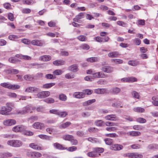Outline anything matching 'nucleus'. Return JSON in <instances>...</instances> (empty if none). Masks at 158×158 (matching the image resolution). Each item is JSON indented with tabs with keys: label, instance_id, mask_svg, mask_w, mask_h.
<instances>
[{
	"label": "nucleus",
	"instance_id": "nucleus-58",
	"mask_svg": "<svg viewBox=\"0 0 158 158\" xmlns=\"http://www.w3.org/2000/svg\"><path fill=\"white\" fill-rule=\"evenodd\" d=\"M62 73L63 72L61 70L57 69L54 71L53 73L54 75H61Z\"/></svg>",
	"mask_w": 158,
	"mask_h": 158
},
{
	"label": "nucleus",
	"instance_id": "nucleus-64",
	"mask_svg": "<svg viewBox=\"0 0 158 158\" xmlns=\"http://www.w3.org/2000/svg\"><path fill=\"white\" fill-rule=\"evenodd\" d=\"M134 42L136 45H139L141 43V40L138 38H135L134 40Z\"/></svg>",
	"mask_w": 158,
	"mask_h": 158
},
{
	"label": "nucleus",
	"instance_id": "nucleus-54",
	"mask_svg": "<svg viewBox=\"0 0 158 158\" xmlns=\"http://www.w3.org/2000/svg\"><path fill=\"white\" fill-rule=\"evenodd\" d=\"M36 109L38 111H42L44 110V108L42 106H40L37 108L34 107H33L32 110H33Z\"/></svg>",
	"mask_w": 158,
	"mask_h": 158
},
{
	"label": "nucleus",
	"instance_id": "nucleus-36",
	"mask_svg": "<svg viewBox=\"0 0 158 158\" xmlns=\"http://www.w3.org/2000/svg\"><path fill=\"white\" fill-rule=\"evenodd\" d=\"M20 87V85H11L10 84L9 89L13 90L19 89Z\"/></svg>",
	"mask_w": 158,
	"mask_h": 158
},
{
	"label": "nucleus",
	"instance_id": "nucleus-28",
	"mask_svg": "<svg viewBox=\"0 0 158 158\" xmlns=\"http://www.w3.org/2000/svg\"><path fill=\"white\" fill-rule=\"evenodd\" d=\"M23 2L24 4L31 5L35 3V0H23Z\"/></svg>",
	"mask_w": 158,
	"mask_h": 158
},
{
	"label": "nucleus",
	"instance_id": "nucleus-56",
	"mask_svg": "<svg viewBox=\"0 0 158 158\" xmlns=\"http://www.w3.org/2000/svg\"><path fill=\"white\" fill-rule=\"evenodd\" d=\"M33 158H39L41 156L42 154L37 152H34Z\"/></svg>",
	"mask_w": 158,
	"mask_h": 158
},
{
	"label": "nucleus",
	"instance_id": "nucleus-42",
	"mask_svg": "<svg viewBox=\"0 0 158 158\" xmlns=\"http://www.w3.org/2000/svg\"><path fill=\"white\" fill-rule=\"evenodd\" d=\"M111 61L117 64H122L123 62L122 60L119 59H113L111 60Z\"/></svg>",
	"mask_w": 158,
	"mask_h": 158
},
{
	"label": "nucleus",
	"instance_id": "nucleus-33",
	"mask_svg": "<svg viewBox=\"0 0 158 158\" xmlns=\"http://www.w3.org/2000/svg\"><path fill=\"white\" fill-rule=\"evenodd\" d=\"M120 91V89L118 88L114 87L112 89V93L114 94H117Z\"/></svg>",
	"mask_w": 158,
	"mask_h": 158
},
{
	"label": "nucleus",
	"instance_id": "nucleus-49",
	"mask_svg": "<svg viewBox=\"0 0 158 158\" xmlns=\"http://www.w3.org/2000/svg\"><path fill=\"white\" fill-rule=\"evenodd\" d=\"M77 38L78 40L81 41H85L87 39V37L83 35H79Z\"/></svg>",
	"mask_w": 158,
	"mask_h": 158
},
{
	"label": "nucleus",
	"instance_id": "nucleus-19",
	"mask_svg": "<svg viewBox=\"0 0 158 158\" xmlns=\"http://www.w3.org/2000/svg\"><path fill=\"white\" fill-rule=\"evenodd\" d=\"M108 55L109 57L111 58L117 57L120 55V54L118 52L114 51L109 53L108 54Z\"/></svg>",
	"mask_w": 158,
	"mask_h": 158
},
{
	"label": "nucleus",
	"instance_id": "nucleus-55",
	"mask_svg": "<svg viewBox=\"0 0 158 158\" xmlns=\"http://www.w3.org/2000/svg\"><path fill=\"white\" fill-rule=\"evenodd\" d=\"M143 156L140 154L138 153H133V158H141Z\"/></svg>",
	"mask_w": 158,
	"mask_h": 158
},
{
	"label": "nucleus",
	"instance_id": "nucleus-27",
	"mask_svg": "<svg viewBox=\"0 0 158 158\" xmlns=\"http://www.w3.org/2000/svg\"><path fill=\"white\" fill-rule=\"evenodd\" d=\"M87 155L89 157L94 158L97 157L98 156V155L94 151H93L92 152H88Z\"/></svg>",
	"mask_w": 158,
	"mask_h": 158
},
{
	"label": "nucleus",
	"instance_id": "nucleus-41",
	"mask_svg": "<svg viewBox=\"0 0 158 158\" xmlns=\"http://www.w3.org/2000/svg\"><path fill=\"white\" fill-rule=\"evenodd\" d=\"M44 101L48 103H53L55 102L54 99L52 98H48L44 100Z\"/></svg>",
	"mask_w": 158,
	"mask_h": 158
},
{
	"label": "nucleus",
	"instance_id": "nucleus-5",
	"mask_svg": "<svg viewBox=\"0 0 158 158\" xmlns=\"http://www.w3.org/2000/svg\"><path fill=\"white\" fill-rule=\"evenodd\" d=\"M29 147L35 150H42L43 148L41 146L40 144L36 143H32L29 144Z\"/></svg>",
	"mask_w": 158,
	"mask_h": 158
},
{
	"label": "nucleus",
	"instance_id": "nucleus-12",
	"mask_svg": "<svg viewBox=\"0 0 158 158\" xmlns=\"http://www.w3.org/2000/svg\"><path fill=\"white\" fill-rule=\"evenodd\" d=\"M16 121L13 119H8L5 120L3 122V124L6 126H11L16 124Z\"/></svg>",
	"mask_w": 158,
	"mask_h": 158
},
{
	"label": "nucleus",
	"instance_id": "nucleus-22",
	"mask_svg": "<svg viewBox=\"0 0 158 158\" xmlns=\"http://www.w3.org/2000/svg\"><path fill=\"white\" fill-rule=\"evenodd\" d=\"M127 135L131 136H138L141 135V133L139 131H131L127 132Z\"/></svg>",
	"mask_w": 158,
	"mask_h": 158
},
{
	"label": "nucleus",
	"instance_id": "nucleus-48",
	"mask_svg": "<svg viewBox=\"0 0 158 158\" xmlns=\"http://www.w3.org/2000/svg\"><path fill=\"white\" fill-rule=\"evenodd\" d=\"M105 125L106 126H118V124L117 123H115L113 122H106L105 123Z\"/></svg>",
	"mask_w": 158,
	"mask_h": 158
},
{
	"label": "nucleus",
	"instance_id": "nucleus-60",
	"mask_svg": "<svg viewBox=\"0 0 158 158\" xmlns=\"http://www.w3.org/2000/svg\"><path fill=\"white\" fill-rule=\"evenodd\" d=\"M74 77V75L71 74L70 73H67L65 75V77L68 79L73 78Z\"/></svg>",
	"mask_w": 158,
	"mask_h": 158
},
{
	"label": "nucleus",
	"instance_id": "nucleus-43",
	"mask_svg": "<svg viewBox=\"0 0 158 158\" xmlns=\"http://www.w3.org/2000/svg\"><path fill=\"white\" fill-rule=\"evenodd\" d=\"M104 141L106 144L109 145H111L113 142V140L110 138H106L104 139Z\"/></svg>",
	"mask_w": 158,
	"mask_h": 158
},
{
	"label": "nucleus",
	"instance_id": "nucleus-38",
	"mask_svg": "<svg viewBox=\"0 0 158 158\" xmlns=\"http://www.w3.org/2000/svg\"><path fill=\"white\" fill-rule=\"evenodd\" d=\"M96 125L98 126H102L104 125V122L102 120H98L95 122Z\"/></svg>",
	"mask_w": 158,
	"mask_h": 158
},
{
	"label": "nucleus",
	"instance_id": "nucleus-26",
	"mask_svg": "<svg viewBox=\"0 0 158 158\" xmlns=\"http://www.w3.org/2000/svg\"><path fill=\"white\" fill-rule=\"evenodd\" d=\"M96 100L94 99L88 100L86 102H85L83 103V105L84 106H86L88 105H89L92 103L95 102Z\"/></svg>",
	"mask_w": 158,
	"mask_h": 158
},
{
	"label": "nucleus",
	"instance_id": "nucleus-11",
	"mask_svg": "<svg viewBox=\"0 0 158 158\" xmlns=\"http://www.w3.org/2000/svg\"><path fill=\"white\" fill-rule=\"evenodd\" d=\"M105 119L107 120L116 121L118 120V118L115 114L107 115L105 117Z\"/></svg>",
	"mask_w": 158,
	"mask_h": 158
},
{
	"label": "nucleus",
	"instance_id": "nucleus-32",
	"mask_svg": "<svg viewBox=\"0 0 158 158\" xmlns=\"http://www.w3.org/2000/svg\"><path fill=\"white\" fill-rule=\"evenodd\" d=\"M71 124V123L70 122H67L61 124L60 126V128H65L69 126Z\"/></svg>",
	"mask_w": 158,
	"mask_h": 158
},
{
	"label": "nucleus",
	"instance_id": "nucleus-9",
	"mask_svg": "<svg viewBox=\"0 0 158 158\" xmlns=\"http://www.w3.org/2000/svg\"><path fill=\"white\" fill-rule=\"evenodd\" d=\"M101 70L104 72L110 73L113 71V68L109 66H105L102 67Z\"/></svg>",
	"mask_w": 158,
	"mask_h": 158
},
{
	"label": "nucleus",
	"instance_id": "nucleus-50",
	"mask_svg": "<svg viewBox=\"0 0 158 158\" xmlns=\"http://www.w3.org/2000/svg\"><path fill=\"white\" fill-rule=\"evenodd\" d=\"M68 114V113L66 111L60 112L59 111L58 115L61 117H64Z\"/></svg>",
	"mask_w": 158,
	"mask_h": 158
},
{
	"label": "nucleus",
	"instance_id": "nucleus-20",
	"mask_svg": "<svg viewBox=\"0 0 158 158\" xmlns=\"http://www.w3.org/2000/svg\"><path fill=\"white\" fill-rule=\"evenodd\" d=\"M128 64L132 66H135L139 64V61L136 60H131L128 62Z\"/></svg>",
	"mask_w": 158,
	"mask_h": 158
},
{
	"label": "nucleus",
	"instance_id": "nucleus-21",
	"mask_svg": "<svg viewBox=\"0 0 158 158\" xmlns=\"http://www.w3.org/2000/svg\"><path fill=\"white\" fill-rule=\"evenodd\" d=\"M65 63V61L63 60H56L53 62V64L56 66L63 65Z\"/></svg>",
	"mask_w": 158,
	"mask_h": 158
},
{
	"label": "nucleus",
	"instance_id": "nucleus-17",
	"mask_svg": "<svg viewBox=\"0 0 158 158\" xmlns=\"http://www.w3.org/2000/svg\"><path fill=\"white\" fill-rule=\"evenodd\" d=\"M39 89L38 88L33 87H29L26 88L25 91L26 92L32 93L33 92H36Z\"/></svg>",
	"mask_w": 158,
	"mask_h": 158
},
{
	"label": "nucleus",
	"instance_id": "nucleus-57",
	"mask_svg": "<svg viewBox=\"0 0 158 158\" xmlns=\"http://www.w3.org/2000/svg\"><path fill=\"white\" fill-rule=\"evenodd\" d=\"M136 121L141 123H144L146 122L145 119L142 118H137L136 120Z\"/></svg>",
	"mask_w": 158,
	"mask_h": 158
},
{
	"label": "nucleus",
	"instance_id": "nucleus-45",
	"mask_svg": "<svg viewBox=\"0 0 158 158\" xmlns=\"http://www.w3.org/2000/svg\"><path fill=\"white\" fill-rule=\"evenodd\" d=\"M8 38L10 40H15L19 38L18 36L14 35H9Z\"/></svg>",
	"mask_w": 158,
	"mask_h": 158
},
{
	"label": "nucleus",
	"instance_id": "nucleus-8",
	"mask_svg": "<svg viewBox=\"0 0 158 158\" xmlns=\"http://www.w3.org/2000/svg\"><path fill=\"white\" fill-rule=\"evenodd\" d=\"M93 77L96 78H105L107 76L102 72H98L93 74Z\"/></svg>",
	"mask_w": 158,
	"mask_h": 158
},
{
	"label": "nucleus",
	"instance_id": "nucleus-34",
	"mask_svg": "<svg viewBox=\"0 0 158 158\" xmlns=\"http://www.w3.org/2000/svg\"><path fill=\"white\" fill-rule=\"evenodd\" d=\"M18 57L20 58L27 60H31V57L27 55H19Z\"/></svg>",
	"mask_w": 158,
	"mask_h": 158
},
{
	"label": "nucleus",
	"instance_id": "nucleus-3",
	"mask_svg": "<svg viewBox=\"0 0 158 158\" xmlns=\"http://www.w3.org/2000/svg\"><path fill=\"white\" fill-rule=\"evenodd\" d=\"M50 94V93L48 91H43L39 93L37 96L39 98H44L49 96Z\"/></svg>",
	"mask_w": 158,
	"mask_h": 158
},
{
	"label": "nucleus",
	"instance_id": "nucleus-30",
	"mask_svg": "<svg viewBox=\"0 0 158 158\" xmlns=\"http://www.w3.org/2000/svg\"><path fill=\"white\" fill-rule=\"evenodd\" d=\"M55 84V83H46L43 85V88L45 89L49 88L54 86Z\"/></svg>",
	"mask_w": 158,
	"mask_h": 158
},
{
	"label": "nucleus",
	"instance_id": "nucleus-51",
	"mask_svg": "<svg viewBox=\"0 0 158 158\" xmlns=\"http://www.w3.org/2000/svg\"><path fill=\"white\" fill-rule=\"evenodd\" d=\"M59 111L58 110L53 109L49 110V113L50 114H54L58 115Z\"/></svg>",
	"mask_w": 158,
	"mask_h": 158
},
{
	"label": "nucleus",
	"instance_id": "nucleus-15",
	"mask_svg": "<svg viewBox=\"0 0 158 158\" xmlns=\"http://www.w3.org/2000/svg\"><path fill=\"white\" fill-rule=\"evenodd\" d=\"M108 90L106 89H97L94 90L95 93L98 94H103L106 93Z\"/></svg>",
	"mask_w": 158,
	"mask_h": 158
},
{
	"label": "nucleus",
	"instance_id": "nucleus-40",
	"mask_svg": "<svg viewBox=\"0 0 158 158\" xmlns=\"http://www.w3.org/2000/svg\"><path fill=\"white\" fill-rule=\"evenodd\" d=\"M63 138L65 140L70 141L73 138V137L72 135H64Z\"/></svg>",
	"mask_w": 158,
	"mask_h": 158
},
{
	"label": "nucleus",
	"instance_id": "nucleus-47",
	"mask_svg": "<svg viewBox=\"0 0 158 158\" xmlns=\"http://www.w3.org/2000/svg\"><path fill=\"white\" fill-rule=\"evenodd\" d=\"M134 110L135 112L140 113L143 112L144 111V109L143 108L141 107L134 108Z\"/></svg>",
	"mask_w": 158,
	"mask_h": 158
},
{
	"label": "nucleus",
	"instance_id": "nucleus-37",
	"mask_svg": "<svg viewBox=\"0 0 158 158\" xmlns=\"http://www.w3.org/2000/svg\"><path fill=\"white\" fill-rule=\"evenodd\" d=\"M148 148L150 149H158V144H151L148 145Z\"/></svg>",
	"mask_w": 158,
	"mask_h": 158
},
{
	"label": "nucleus",
	"instance_id": "nucleus-59",
	"mask_svg": "<svg viewBox=\"0 0 158 158\" xmlns=\"http://www.w3.org/2000/svg\"><path fill=\"white\" fill-rule=\"evenodd\" d=\"M65 149L70 152H73L77 150V148L76 147L73 146L68 148H65Z\"/></svg>",
	"mask_w": 158,
	"mask_h": 158
},
{
	"label": "nucleus",
	"instance_id": "nucleus-23",
	"mask_svg": "<svg viewBox=\"0 0 158 158\" xmlns=\"http://www.w3.org/2000/svg\"><path fill=\"white\" fill-rule=\"evenodd\" d=\"M112 106L114 107L118 108L119 107H122L123 105L121 102L117 100L116 102L113 103Z\"/></svg>",
	"mask_w": 158,
	"mask_h": 158
},
{
	"label": "nucleus",
	"instance_id": "nucleus-31",
	"mask_svg": "<svg viewBox=\"0 0 158 158\" xmlns=\"http://www.w3.org/2000/svg\"><path fill=\"white\" fill-rule=\"evenodd\" d=\"M11 156V154L9 153L5 152L0 154V158H6Z\"/></svg>",
	"mask_w": 158,
	"mask_h": 158
},
{
	"label": "nucleus",
	"instance_id": "nucleus-14",
	"mask_svg": "<svg viewBox=\"0 0 158 158\" xmlns=\"http://www.w3.org/2000/svg\"><path fill=\"white\" fill-rule=\"evenodd\" d=\"M73 96L77 98H81L85 97V94L83 92H76L73 94Z\"/></svg>",
	"mask_w": 158,
	"mask_h": 158
},
{
	"label": "nucleus",
	"instance_id": "nucleus-61",
	"mask_svg": "<svg viewBox=\"0 0 158 158\" xmlns=\"http://www.w3.org/2000/svg\"><path fill=\"white\" fill-rule=\"evenodd\" d=\"M23 13L24 14H28L31 12V10L29 8H24L22 10Z\"/></svg>",
	"mask_w": 158,
	"mask_h": 158
},
{
	"label": "nucleus",
	"instance_id": "nucleus-6",
	"mask_svg": "<svg viewBox=\"0 0 158 158\" xmlns=\"http://www.w3.org/2000/svg\"><path fill=\"white\" fill-rule=\"evenodd\" d=\"M26 129V127L23 125H19L15 126L13 127L12 130L15 132L23 131Z\"/></svg>",
	"mask_w": 158,
	"mask_h": 158
},
{
	"label": "nucleus",
	"instance_id": "nucleus-44",
	"mask_svg": "<svg viewBox=\"0 0 158 158\" xmlns=\"http://www.w3.org/2000/svg\"><path fill=\"white\" fill-rule=\"evenodd\" d=\"M23 77L25 79L28 81H32L33 79V77L31 75H25Z\"/></svg>",
	"mask_w": 158,
	"mask_h": 158
},
{
	"label": "nucleus",
	"instance_id": "nucleus-4",
	"mask_svg": "<svg viewBox=\"0 0 158 158\" xmlns=\"http://www.w3.org/2000/svg\"><path fill=\"white\" fill-rule=\"evenodd\" d=\"M32 108L33 106L28 105L23 108L22 110L18 111V114H23L29 112H31V109L32 110Z\"/></svg>",
	"mask_w": 158,
	"mask_h": 158
},
{
	"label": "nucleus",
	"instance_id": "nucleus-53",
	"mask_svg": "<svg viewBox=\"0 0 158 158\" xmlns=\"http://www.w3.org/2000/svg\"><path fill=\"white\" fill-rule=\"evenodd\" d=\"M117 24L118 25L123 26L124 27H126L127 26V24L126 23L120 21H118L117 22Z\"/></svg>",
	"mask_w": 158,
	"mask_h": 158
},
{
	"label": "nucleus",
	"instance_id": "nucleus-39",
	"mask_svg": "<svg viewBox=\"0 0 158 158\" xmlns=\"http://www.w3.org/2000/svg\"><path fill=\"white\" fill-rule=\"evenodd\" d=\"M88 141H90L93 143H96L99 142L97 139L94 137H89L87 138Z\"/></svg>",
	"mask_w": 158,
	"mask_h": 158
},
{
	"label": "nucleus",
	"instance_id": "nucleus-35",
	"mask_svg": "<svg viewBox=\"0 0 158 158\" xmlns=\"http://www.w3.org/2000/svg\"><path fill=\"white\" fill-rule=\"evenodd\" d=\"M86 60L90 62H96L98 61V58L97 57H92L87 59Z\"/></svg>",
	"mask_w": 158,
	"mask_h": 158
},
{
	"label": "nucleus",
	"instance_id": "nucleus-13",
	"mask_svg": "<svg viewBox=\"0 0 158 158\" xmlns=\"http://www.w3.org/2000/svg\"><path fill=\"white\" fill-rule=\"evenodd\" d=\"M68 70L71 71L76 72L78 70V66L77 64H73L68 67Z\"/></svg>",
	"mask_w": 158,
	"mask_h": 158
},
{
	"label": "nucleus",
	"instance_id": "nucleus-2",
	"mask_svg": "<svg viewBox=\"0 0 158 158\" xmlns=\"http://www.w3.org/2000/svg\"><path fill=\"white\" fill-rule=\"evenodd\" d=\"M7 144L11 146L15 147H19L23 145L22 141L18 140H12L7 142Z\"/></svg>",
	"mask_w": 158,
	"mask_h": 158
},
{
	"label": "nucleus",
	"instance_id": "nucleus-10",
	"mask_svg": "<svg viewBox=\"0 0 158 158\" xmlns=\"http://www.w3.org/2000/svg\"><path fill=\"white\" fill-rule=\"evenodd\" d=\"M33 127L35 128L42 129L45 127L44 124L40 122H36L32 125Z\"/></svg>",
	"mask_w": 158,
	"mask_h": 158
},
{
	"label": "nucleus",
	"instance_id": "nucleus-18",
	"mask_svg": "<svg viewBox=\"0 0 158 158\" xmlns=\"http://www.w3.org/2000/svg\"><path fill=\"white\" fill-rule=\"evenodd\" d=\"M123 146L120 144H114L110 147V149L114 150H119L123 148Z\"/></svg>",
	"mask_w": 158,
	"mask_h": 158
},
{
	"label": "nucleus",
	"instance_id": "nucleus-25",
	"mask_svg": "<svg viewBox=\"0 0 158 158\" xmlns=\"http://www.w3.org/2000/svg\"><path fill=\"white\" fill-rule=\"evenodd\" d=\"M40 59L43 61H47L51 59V57L50 56L45 55L40 57Z\"/></svg>",
	"mask_w": 158,
	"mask_h": 158
},
{
	"label": "nucleus",
	"instance_id": "nucleus-16",
	"mask_svg": "<svg viewBox=\"0 0 158 158\" xmlns=\"http://www.w3.org/2000/svg\"><path fill=\"white\" fill-rule=\"evenodd\" d=\"M84 17V13L82 12L80 13L77 15H76L75 17L74 18V21L78 22H80L79 20Z\"/></svg>",
	"mask_w": 158,
	"mask_h": 158
},
{
	"label": "nucleus",
	"instance_id": "nucleus-24",
	"mask_svg": "<svg viewBox=\"0 0 158 158\" xmlns=\"http://www.w3.org/2000/svg\"><path fill=\"white\" fill-rule=\"evenodd\" d=\"M93 151H94L96 153H99V155H100V153H102L104 152V149L101 148H93Z\"/></svg>",
	"mask_w": 158,
	"mask_h": 158
},
{
	"label": "nucleus",
	"instance_id": "nucleus-63",
	"mask_svg": "<svg viewBox=\"0 0 158 158\" xmlns=\"http://www.w3.org/2000/svg\"><path fill=\"white\" fill-rule=\"evenodd\" d=\"M132 95L134 97L139 99V94L136 92L134 91L132 93Z\"/></svg>",
	"mask_w": 158,
	"mask_h": 158
},
{
	"label": "nucleus",
	"instance_id": "nucleus-46",
	"mask_svg": "<svg viewBox=\"0 0 158 158\" xmlns=\"http://www.w3.org/2000/svg\"><path fill=\"white\" fill-rule=\"evenodd\" d=\"M67 97L64 94H61L59 95V99L62 101H65L66 100Z\"/></svg>",
	"mask_w": 158,
	"mask_h": 158
},
{
	"label": "nucleus",
	"instance_id": "nucleus-29",
	"mask_svg": "<svg viewBox=\"0 0 158 158\" xmlns=\"http://www.w3.org/2000/svg\"><path fill=\"white\" fill-rule=\"evenodd\" d=\"M53 145L56 148L58 149L64 150L65 149L62 145L57 143H54Z\"/></svg>",
	"mask_w": 158,
	"mask_h": 158
},
{
	"label": "nucleus",
	"instance_id": "nucleus-52",
	"mask_svg": "<svg viewBox=\"0 0 158 158\" xmlns=\"http://www.w3.org/2000/svg\"><path fill=\"white\" fill-rule=\"evenodd\" d=\"M45 78L48 79H55L56 77L52 74H48L45 75Z\"/></svg>",
	"mask_w": 158,
	"mask_h": 158
},
{
	"label": "nucleus",
	"instance_id": "nucleus-62",
	"mask_svg": "<svg viewBox=\"0 0 158 158\" xmlns=\"http://www.w3.org/2000/svg\"><path fill=\"white\" fill-rule=\"evenodd\" d=\"M10 84L8 83H1V85L3 87L8 88L9 89Z\"/></svg>",
	"mask_w": 158,
	"mask_h": 158
},
{
	"label": "nucleus",
	"instance_id": "nucleus-1",
	"mask_svg": "<svg viewBox=\"0 0 158 158\" xmlns=\"http://www.w3.org/2000/svg\"><path fill=\"white\" fill-rule=\"evenodd\" d=\"M6 105V106L2 107L1 109L0 110V114L2 115H6L11 110L12 108L10 107L11 106V103H7Z\"/></svg>",
	"mask_w": 158,
	"mask_h": 158
},
{
	"label": "nucleus",
	"instance_id": "nucleus-7",
	"mask_svg": "<svg viewBox=\"0 0 158 158\" xmlns=\"http://www.w3.org/2000/svg\"><path fill=\"white\" fill-rule=\"evenodd\" d=\"M44 41L37 40H33L31 41V44L34 45L39 46H41L45 44Z\"/></svg>",
	"mask_w": 158,
	"mask_h": 158
}]
</instances>
